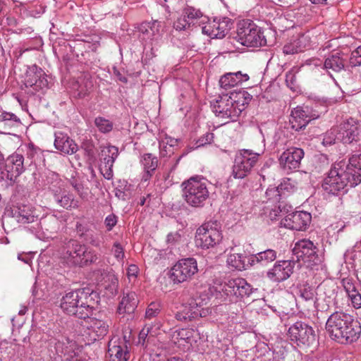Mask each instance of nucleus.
<instances>
[{
    "mask_svg": "<svg viewBox=\"0 0 361 361\" xmlns=\"http://www.w3.org/2000/svg\"><path fill=\"white\" fill-rule=\"evenodd\" d=\"M326 329L330 337L340 343L356 341L361 333L360 323L343 312L331 314L326 321Z\"/></svg>",
    "mask_w": 361,
    "mask_h": 361,
    "instance_id": "f257e3e1",
    "label": "nucleus"
},
{
    "mask_svg": "<svg viewBox=\"0 0 361 361\" xmlns=\"http://www.w3.org/2000/svg\"><path fill=\"white\" fill-rule=\"evenodd\" d=\"M95 295L88 288L69 291L62 297L60 307L66 314L85 319L92 312Z\"/></svg>",
    "mask_w": 361,
    "mask_h": 361,
    "instance_id": "f03ea898",
    "label": "nucleus"
},
{
    "mask_svg": "<svg viewBox=\"0 0 361 361\" xmlns=\"http://www.w3.org/2000/svg\"><path fill=\"white\" fill-rule=\"evenodd\" d=\"M251 99L252 96L245 91L231 92L230 94L219 96L211 106L216 116L235 121Z\"/></svg>",
    "mask_w": 361,
    "mask_h": 361,
    "instance_id": "7ed1b4c3",
    "label": "nucleus"
},
{
    "mask_svg": "<svg viewBox=\"0 0 361 361\" xmlns=\"http://www.w3.org/2000/svg\"><path fill=\"white\" fill-rule=\"evenodd\" d=\"M352 171L348 169L346 162L341 161L335 163L331 168L327 176L324 179L322 188L329 194L338 195L345 192L348 187H355L354 177L351 176Z\"/></svg>",
    "mask_w": 361,
    "mask_h": 361,
    "instance_id": "20e7f679",
    "label": "nucleus"
},
{
    "mask_svg": "<svg viewBox=\"0 0 361 361\" xmlns=\"http://www.w3.org/2000/svg\"><path fill=\"white\" fill-rule=\"evenodd\" d=\"M49 361H87L75 341L61 336L53 339L49 346Z\"/></svg>",
    "mask_w": 361,
    "mask_h": 361,
    "instance_id": "39448f33",
    "label": "nucleus"
},
{
    "mask_svg": "<svg viewBox=\"0 0 361 361\" xmlns=\"http://www.w3.org/2000/svg\"><path fill=\"white\" fill-rule=\"evenodd\" d=\"M183 197L191 207H200L209 197L207 180L200 176H194L184 181L182 185Z\"/></svg>",
    "mask_w": 361,
    "mask_h": 361,
    "instance_id": "423d86ee",
    "label": "nucleus"
},
{
    "mask_svg": "<svg viewBox=\"0 0 361 361\" xmlns=\"http://www.w3.org/2000/svg\"><path fill=\"white\" fill-rule=\"evenodd\" d=\"M221 238L220 224L217 221H209L197 229L195 243L198 247L208 249L218 244Z\"/></svg>",
    "mask_w": 361,
    "mask_h": 361,
    "instance_id": "0eeeda50",
    "label": "nucleus"
},
{
    "mask_svg": "<svg viewBox=\"0 0 361 361\" xmlns=\"http://www.w3.org/2000/svg\"><path fill=\"white\" fill-rule=\"evenodd\" d=\"M216 290L221 297L231 302L248 296L252 293L250 285L242 278L228 279L216 287Z\"/></svg>",
    "mask_w": 361,
    "mask_h": 361,
    "instance_id": "6e6552de",
    "label": "nucleus"
},
{
    "mask_svg": "<svg viewBox=\"0 0 361 361\" xmlns=\"http://www.w3.org/2000/svg\"><path fill=\"white\" fill-rule=\"evenodd\" d=\"M197 272V260L188 257L178 260L169 270V276L174 284H179L190 281Z\"/></svg>",
    "mask_w": 361,
    "mask_h": 361,
    "instance_id": "1a4fd4ad",
    "label": "nucleus"
},
{
    "mask_svg": "<svg viewBox=\"0 0 361 361\" xmlns=\"http://www.w3.org/2000/svg\"><path fill=\"white\" fill-rule=\"evenodd\" d=\"M262 152H255L252 149H242L235 157L233 166V176L235 178L247 176L259 160Z\"/></svg>",
    "mask_w": 361,
    "mask_h": 361,
    "instance_id": "9d476101",
    "label": "nucleus"
},
{
    "mask_svg": "<svg viewBox=\"0 0 361 361\" xmlns=\"http://www.w3.org/2000/svg\"><path fill=\"white\" fill-rule=\"evenodd\" d=\"M237 39L246 47H259L267 44L262 29L254 23H243L240 25L238 29Z\"/></svg>",
    "mask_w": 361,
    "mask_h": 361,
    "instance_id": "9b49d317",
    "label": "nucleus"
},
{
    "mask_svg": "<svg viewBox=\"0 0 361 361\" xmlns=\"http://www.w3.org/2000/svg\"><path fill=\"white\" fill-rule=\"evenodd\" d=\"M161 23L158 20L142 23L138 27V38L145 47H154L159 45L161 40L163 31Z\"/></svg>",
    "mask_w": 361,
    "mask_h": 361,
    "instance_id": "f8f14e48",
    "label": "nucleus"
},
{
    "mask_svg": "<svg viewBox=\"0 0 361 361\" xmlns=\"http://www.w3.org/2000/svg\"><path fill=\"white\" fill-rule=\"evenodd\" d=\"M200 338L199 332L193 328L180 329L171 334V342L183 351L193 348Z\"/></svg>",
    "mask_w": 361,
    "mask_h": 361,
    "instance_id": "ddd939ff",
    "label": "nucleus"
},
{
    "mask_svg": "<svg viewBox=\"0 0 361 361\" xmlns=\"http://www.w3.org/2000/svg\"><path fill=\"white\" fill-rule=\"evenodd\" d=\"M293 255L298 261H303L307 263L308 266L317 264L321 262L317 255V247L313 242L307 239H302L298 241L293 249Z\"/></svg>",
    "mask_w": 361,
    "mask_h": 361,
    "instance_id": "4468645a",
    "label": "nucleus"
},
{
    "mask_svg": "<svg viewBox=\"0 0 361 361\" xmlns=\"http://www.w3.org/2000/svg\"><path fill=\"white\" fill-rule=\"evenodd\" d=\"M288 336L298 345H310L315 341L313 329L302 322H297L289 328Z\"/></svg>",
    "mask_w": 361,
    "mask_h": 361,
    "instance_id": "2eb2a0df",
    "label": "nucleus"
},
{
    "mask_svg": "<svg viewBox=\"0 0 361 361\" xmlns=\"http://www.w3.org/2000/svg\"><path fill=\"white\" fill-rule=\"evenodd\" d=\"M85 245L75 240H70L61 251V258L69 267H79L81 264Z\"/></svg>",
    "mask_w": 361,
    "mask_h": 361,
    "instance_id": "dca6fc26",
    "label": "nucleus"
},
{
    "mask_svg": "<svg viewBox=\"0 0 361 361\" xmlns=\"http://www.w3.org/2000/svg\"><path fill=\"white\" fill-rule=\"evenodd\" d=\"M232 25V21L228 18H216L202 26V32L212 39H222L231 29Z\"/></svg>",
    "mask_w": 361,
    "mask_h": 361,
    "instance_id": "f3484780",
    "label": "nucleus"
},
{
    "mask_svg": "<svg viewBox=\"0 0 361 361\" xmlns=\"http://www.w3.org/2000/svg\"><path fill=\"white\" fill-rule=\"evenodd\" d=\"M312 220L310 213L304 211H297L288 214L281 221V226L296 231H305L309 226Z\"/></svg>",
    "mask_w": 361,
    "mask_h": 361,
    "instance_id": "a211bd4d",
    "label": "nucleus"
},
{
    "mask_svg": "<svg viewBox=\"0 0 361 361\" xmlns=\"http://www.w3.org/2000/svg\"><path fill=\"white\" fill-rule=\"evenodd\" d=\"M304 154L301 148L295 147L288 148L279 157L280 166L287 173L296 170L300 166Z\"/></svg>",
    "mask_w": 361,
    "mask_h": 361,
    "instance_id": "6ab92c4d",
    "label": "nucleus"
},
{
    "mask_svg": "<svg viewBox=\"0 0 361 361\" xmlns=\"http://www.w3.org/2000/svg\"><path fill=\"white\" fill-rule=\"evenodd\" d=\"M24 82L26 87H30L36 92L43 91L48 86V81L44 72L36 65H33L27 69Z\"/></svg>",
    "mask_w": 361,
    "mask_h": 361,
    "instance_id": "aec40b11",
    "label": "nucleus"
},
{
    "mask_svg": "<svg viewBox=\"0 0 361 361\" xmlns=\"http://www.w3.org/2000/svg\"><path fill=\"white\" fill-rule=\"evenodd\" d=\"M338 127L339 142L350 144L359 140L360 130L357 122L353 118H349L341 123Z\"/></svg>",
    "mask_w": 361,
    "mask_h": 361,
    "instance_id": "412c9836",
    "label": "nucleus"
},
{
    "mask_svg": "<svg viewBox=\"0 0 361 361\" xmlns=\"http://www.w3.org/2000/svg\"><path fill=\"white\" fill-rule=\"evenodd\" d=\"M295 263L290 260L276 262L267 273V278L274 282H281L288 279L293 272Z\"/></svg>",
    "mask_w": 361,
    "mask_h": 361,
    "instance_id": "4be33fe9",
    "label": "nucleus"
},
{
    "mask_svg": "<svg viewBox=\"0 0 361 361\" xmlns=\"http://www.w3.org/2000/svg\"><path fill=\"white\" fill-rule=\"evenodd\" d=\"M107 355L109 361H127L129 355L125 338L118 336L111 338L109 341Z\"/></svg>",
    "mask_w": 361,
    "mask_h": 361,
    "instance_id": "5701e85b",
    "label": "nucleus"
},
{
    "mask_svg": "<svg viewBox=\"0 0 361 361\" xmlns=\"http://www.w3.org/2000/svg\"><path fill=\"white\" fill-rule=\"evenodd\" d=\"M83 324L85 333L92 341L103 338L109 331V324L107 321L94 317H87Z\"/></svg>",
    "mask_w": 361,
    "mask_h": 361,
    "instance_id": "b1692460",
    "label": "nucleus"
},
{
    "mask_svg": "<svg viewBox=\"0 0 361 361\" xmlns=\"http://www.w3.org/2000/svg\"><path fill=\"white\" fill-rule=\"evenodd\" d=\"M23 163L24 158L21 154L15 153L9 156L6 161L4 169L1 172L3 176L8 180H14L24 171Z\"/></svg>",
    "mask_w": 361,
    "mask_h": 361,
    "instance_id": "393cba45",
    "label": "nucleus"
},
{
    "mask_svg": "<svg viewBox=\"0 0 361 361\" xmlns=\"http://www.w3.org/2000/svg\"><path fill=\"white\" fill-rule=\"evenodd\" d=\"M118 156V149L115 146H107L102 149V160L99 166L100 171L104 177L110 180L113 177L112 167Z\"/></svg>",
    "mask_w": 361,
    "mask_h": 361,
    "instance_id": "a878e982",
    "label": "nucleus"
},
{
    "mask_svg": "<svg viewBox=\"0 0 361 361\" xmlns=\"http://www.w3.org/2000/svg\"><path fill=\"white\" fill-rule=\"evenodd\" d=\"M318 117L316 114H310L308 107H297L292 111L289 122L291 128L298 131L304 128L310 121Z\"/></svg>",
    "mask_w": 361,
    "mask_h": 361,
    "instance_id": "bb28decb",
    "label": "nucleus"
},
{
    "mask_svg": "<svg viewBox=\"0 0 361 361\" xmlns=\"http://www.w3.org/2000/svg\"><path fill=\"white\" fill-rule=\"evenodd\" d=\"M52 192L54 200L56 203L66 209H75L79 207V202L75 199L74 195L69 191L61 187L59 185L58 187L54 185L50 188Z\"/></svg>",
    "mask_w": 361,
    "mask_h": 361,
    "instance_id": "cd10ccee",
    "label": "nucleus"
},
{
    "mask_svg": "<svg viewBox=\"0 0 361 361\" xmlns=\"http://www.w3.org/2000/svg\"><path fill=\"white\" fill-rule=\"evenodd\" d=\"M54 147L64 154H73L78 150V146L73 140L61 131L54 133Z\"/></svg>",
    "mask_w": 361,
    "mask_h": 361,
    "instance_id": "c85d7f7f",
    "label": "nucleus"
},
{
    "mask_svg": "<svg viewBox=\"0 0 361 361\" xmlns=\"http://www.w3.org/2000/svg\"><path fill=\"white\" fill-rule=\"evenodd\" d=\"M138 302L139 300L135 292H124L118 307V313L119 314H130L133 313L137 306Z\"/></svg>",
    "mask_w": 361,
    "mask_h": 361,
    "instance_id": "c756f323",
    "label": "nucleus"
},
{
    "mask_svg": "<svg viewBox=\"0 0 361 361\" xmlns=\"http://www.w3.org/2000/svg\"><path fill=\"white\" fill-rule=\"evenodd\" d=\"M345 59L343 54L341 52H336L328 56L324 61L323 68L326 71L331 77V72L339 73L344 70Z\"/></svg>",
    "mask_w": 361,
    "mask_h": 361,
    "instance_id": "7c9ffc66",
    "label": "nucleus"
},
{
    "mask_svg": "<svg viewBox=\"0 0 361 361\" xmlns=\"http://www.w3.org/2000/svg\"><path fill=\"white\" fill-rule=\"evenodd\" d=\"M277 257V252L272 249H267L255 255H249V263L251 266H267Z\"/></svg>",
    "mask_w": 361,
    "mask_h": 361,
    "instance_id": "2f4dec72",
    "label": "nucleus"
},
{
    "mask_svg": "<svg viewBox=\"0 0 361 361\" xmlns=\"http://www.w3.org/2000/svg\"><path fill=\"white\" fill-rule=\"evenodd\" d=\"M21 125L20 118L13 113L0 111V129L2 133L11 134L8 130Z\"/></svg>",
    "mask_w": 361,
    "mask_h": 361,
    "instance_id": "473e14b6",
    "label": "nucleus"
},
{
    "mask_svg": "<svg viewBox=\"0 0 361 361\" xmlns=\"http://www.w3.org/2000/svg\"><path fill=\"white\" fill-rule=\"evenodd\" d=\"M102 279L99 281L102 286L109 290L111 295H115L117 293L118 287V279L112 272H108L103 269L101 272Z\"/></svg>",
    "mask_w": 361,
    "mask_h": 361,
    "instance_id": "72a5a7b5",
    "label": "nucleus"
},
{
    "mask_svg": "<svg viewBox=\"0 0 361 361\" xmlns=\"http://www.w3.org/2000/svg\"><path fill=\"white\" fill-rule=\"evenodd\" d=\"M226 263L229 267L239 271L247 269L249 267H251L249 263V255L245 256L238 253L229 255Z\"/></svg>",
    "mask_w": 361,
    "mask_h": 361,
    "instance_id": "f704fd0d",
    "label": "nucleus"
},
{
    "mask_svg": "<svg viewBox=\"0 0 361 361\" xmlns=\"http://www.w3.org/2000/svg\"><path fill=\"white\" fill-rule=\"evenodd\" d=\"M348 169L352 171L351 176L354 177L353 184L361 183V153L354 154L349 159L348 163H346Z\"/></svg>",
    "mask_w": 361,
    "mask_h": 361,
    "instance_id": "c9c22d12",
    "label": "nucleus"
},
{
    "mask_svg": "<svg viewBox=\"0 0 361 361\" xmlns=\"http://www.w3.org/2000/svg\"><path fill=\"white\" fill-rule=\"evenodd\" d=\"M197 302H191L187 305H183L181 309L176 312V319L180 322L191 321L197 318V314H200L197 310H195Z\"/></svg>",
    "mask_w": 361,
    "mask_h": 361,
    "instance_id": "e433bc0d",
    "label": "nucleus"
},
{
    "mask_svg": "<svg viewBox=\"0 0 361 361\" xmlns=\"http://www.w3.org/2000/svg\"><path fill=\"white\" fill-rule=\"evenodd\" d=\"M14 216L21 224L33 222L35 218L31 207L27 205H19L14 209Z\"/></svg>",
    "mask_w": 361,
    "mask_h": 361,
    "instance_id": "4c0bfd02",
    "label": "nucleus"
},
{
    "mask_svg": "<svg viewBox=\"0 0 361 361\" xmlns=\"http://www.w3.org/2000/svg\"><path fill=\"white\" fill-rule=\"evenodd\" d=\"M42 228L46 231L44 238H54L59 229V220L54 216H50L41 221Z\"/></svg>",
    "mask_w": 361,
    "mask_h": 361,
    "instance_id": "58836bf2",
    "label": "nucleus"
},
{
    "mask_svg": "<svg viewBox=\"0 0 361 361\" xmlns=\"http://www.w3.org/2000/svg\"><path fill=\"white\" fill-rule=\"evenodd\" d=\"M84 253L82 256L81 264L80 267L90 266L91 264H97L101 262V257L92 247L85 245Z\"/></svg>",
    "mask_w": 361,
    "mask_h": 361,
    "instance_id": "ea45409f",
    "label": "nucleus"
},
{
    "mask_svg": "<svg viewBox=\"0 0 361 361\" xmlns=\"http://www.w3.org/2000/svg\"><path fill=\"white\" fill-rule=\"evenodd\" d=\"M142 164L143 165L145 175L144 176L145 180H147L152 176V173L157 169L158 165V159L157 157L152 154H145L141 159Z\"/></svg>",
    "mask_w": 361,
    "mask_h": 361,
    "instance_id": "a19ab883",
    "label": "nucleus"
},
{
    "mask_svg": "<svg viewBox=\"0 0 361 361\" xmlns=\"http://www.w3.org/2000/svg\"><path fill=\"white\" fill-rule=\"evenodd\" d=\"M93 85L88 78H80L73 85V89L78 92L79 97H84L91 90Z\"/></svg>",
    "mask_w": 361,
    "mask_h": 361,
    "instance_id": "79ce46f5",
    "label": "nucleus"
},
{
    "mask_svg": "<svg viewBox=\"0 0 361 361\" xmlns=\"http://www.w3.org/2000/svg\"><path fill=\"white\" fill-rule=\"evenodd\" d=\"M315 294L314 288L307 283L302 284L298 287V295L305 301H313Z\"/></svg>",
    "mask_w": 361,
    "mask_h": 361,
    "instance_id": "37998d69",
    "label": "nucleus"
},
{
    "mask_svg": "<svg viewBox=\"0 0 361 361\" xmlns=\"http://www.w3.org/2000/svg\"><path fill=\"white\" fill-rule=\"evenodd\" d=\"M182 14L188 20V22L193 26L195 24V21L202 17V12L192 6L185 7Z\"/></svg>",
    "mask_w": 361,
    "mask_h": 361,
    "instance_id": "c03bdc74",
    "label": "nucleus"
},
{
    "mask_svg": "<svg viewBox=\"0 0 361 361\" xmlns=\"http://www.w3.org/2000/svg\"><path fill=\"white\" fill-rule=\"evenodd\" d=\"M281 194L293 193L298 188V183L292 178H285L279 185Z\"/></svg>",
    "mask_w": 361,
    "mask_h": 361,
    "instance_id": "a18cd8bd",
    "label": "nucleus"
},
{
    "mask_svg": "<svg viewBox=\"0 0 361 361\" xmlns=\"http://www.w3.org/2000/svg\"><path fill=\"white\" fill-rule=\"evenodd\" d=\"M94 124L98 130L103 133L110 132L113 129V123L103 117H97L94 120Z\"/></svg>",
    "mask_w": 361,
    "mask_h": 361,
    "instance_id": "49530a36",
    "label": "nucleus"
},
{
    "mask_svg": "<svg viewBox=\"0 0 361 361\" xmlns=\"http://www.w3.org/2000/svg\"><path fill=\"white\" fill-rule=\"evenodd\" d=\"M219 84L222 88L226 90L238 85L234 78L233 73H228L224 75L219 80Z\"/></svg>",
    "mask_w": 361,
    "mask_h": 361,
    "instance_id": "de8ad7c7",
    "label": "nucleus"
},
{
    "mask_svg": "<svg viewBox=\"0 0 361 361\" xmlns=\"http://www.w3.org/2000/svg\"><path fill=\"white\" fill-rule=\"evenodd\" d=\"M173 28L176 31H188L192 27L191 24L187 20L183 14L178 17L173 23Z\"/></svg>",
    "mask_w": 361,
    "mask_h": 361,
    "instance_id": "09e8293b",
    "label": "nucleus"
},
{
    "mask_svg": "<svg viewBox=\"0 0 361 361\" xmlns=\"http://www.w3.org/2000/svg\"><path fill=\"white\" fill-rule=\"evenodd\" d=\"M338 127L332 128L329 131H328L323 139V144L324 145H331L332 144L336 143V142H339L338 138Z\"/></svg>",
    "mask_w": 361,
    "mask_h": 361,
    "instance_id": "8fccbe9b",
    "label": "nucleus"
},
{
    "mask_svg": "<svg viewBox=\"0 0 361 361\" xmlns=\"http://www.w3.org/2000/svg\"><path fill=\"white\" fill-rule=\"evenodd\" d=\"M145 259L149 263L158 264L161 258V252L157 249L150 248L147 250V253L144 252Z\"/></svg>",
    "mask_w": 361,
    "mask_h": 361,
    "instance_id": "3c124183",
    "label": "nucleus"
},
{
    "mask_svg": "<svg viewBox=\"0 0 361 361\" xmlns=\"http://www.w3.org/2000/svg\"><path fill=\"white\" fill-rule=\"evenodd\" d=\"M161 311V303L158 301L152 302L145 312L146 318L152 319L157 317Z\"/></svg>",
    "mask_w": 361,
    "mask_h": 361,
    "instance_id": "603ef678",
    "label": "nucleus"
},
{
    "mask_svg": "<svg viewBox=\"0 0 361 361\" xmlns=\"http://www.w3.org/2000/svg\"><path fill=\"white\" fill-rule=\"evenodd\" d=\"M111 251L118 262H121L123 259L125 257L124 248L120 243L114 242Z\"/></svg>",
    "mask_w": 361,
    "mask_h": 361,
    "instance_id": "864d4df0",
    "label": "nucleus"
},
{
    "mask_svg": "<svg viewBox=\"0 0 361 361\" xmlns=\"http://www.w3.org/2000/svg\"><path fill=\"white\" fill-rule=\"evenodd\" d=\"M349 63L352 67L361 66V46L352 51Z\"/></svg>",
    "mask_w": 361,
    "mask_h": 361,
    "instance_id": "5fc2aeb1",
    "label": "nucleus"
},
{
    "mask_svg": "<svg viewBox=\"0 0 361 361\" xmlns=\"http://www.w3.org/2000/svg\"><path fill=\"white\" fill-rule=\"evenodd\" d=\"M265 194L268 200L276 202L279 200L281 192L279 190V186L269 187L267 189Z\"/></svg>",
    "mask_w": 361,
    "mask_h": 361,
    "instance_id": "6e6d98bb",
    "label": "nucleus"
},
{
    "mask_svg": "<svg viewBox=\"0 0 361 361\" xmlns=\"http://www.w3.org/2000/svg\"><path fill=\"white\" fill-rule=\"evenodd\" d=\"M342 284L348 295L357 290L354 281L352 279H343L342 280Z\"/></svg>",
    "mask_w": 361,
    "mask_h": 361,
    "instance_id": "4d7b16f0",
    "label": "nucleus"
},
{
    "mask_svg": "<svg viewBox=\"0 0 361 361\" xmlns=\"http://www.w3.org/2000/svg\"><path fill=\"white\" fill-rule=\"evenodd\" d=\"M177 142L178 140L176 139L165 136L159 141V149H164V147H166L167 145H169V149H173V147L177 145Z\"/></svg>",
    "mask_w": 361,
    "mask_h": 361,
    "instance_id": "13d9d810",
    "label": "nucleus"
},
{
    "mask_svg": "<svg viewBox=\"0 0 361 361\" xmlns=\"http://www.w3.org/2000/svg\"><path fill=\"white\" fill-rule=\"evenodd\" d=\"M73 187L82 200H87L88 197V189L85 188L80 183L74 182L72 183Z\"/></svg>",
    "mask_w": 361,
    "mask_h": 361,
    "instance_id": "bf43d9fd",
    "label": "nucleus"
},
{
    "mask_svg": "<svg viewBox=\"0 0 361 361\" xmlns=\"http://www.w3.org/2000/svg\"><path fill=\"white\" fill-rule=\"evenodd\" d=\"M214 134L212 133H207L202 137L199 138L196 142V148L209 144L213 141Z\"/></svg>",
    "mask_w": 361,
    "mask_h": 361,
    "instance_id": "052dcab7",
    "label": "nucleus"
},
{
    "mask_svg": "<svg viewBox=\"0 0 361 361\" xmlns=\"http://www.w3.org/2000/svg\"><path fill=\"white\" fill-rule=\"evenodd\" d=\"M161 326L160 322H156L154 324H146L145 326L149 329V337L153 338L160 334Z\"/></svg>",
    "mask_w": 361,
    "mask_h": 361,
    "instance_id": "680f3d73",
    "label": "nucleus"
},
{
    "mask_svg": "<svg viewBox=\"0 0 361 361\" xmlns=\"http://www.w3.org/2000/svg\"><path fill=\"white\" fill-rule=\"evenodd\" d=\"M348 296L355 308L358 309L361 307V295L358 290H357L355 293H351Z\"/></svg>",
    "mask_w": 361,
    "mask_h": 361,
    "instance_id": "e2e57ef3",
    "label": "nucleus"
},
{
    "mask_svg": "<svg viewBox=\"0 0 361 361\" xmlns=\"http://www.w3.org/2000/svg\"><path fill=\"white\" fill-rule=\"evenodd\" d=\"M117 223V217L115 214H111L108 215L104 221L105 226L107 230L111 231Z\"/></svg>",
    "mask_w": 361,
    "mask_h": 361,
    "instance_id": "0e129e2a",
    "label": "nucleus"
},
{
    "mask_svg": "<svg viewBox=\"0 0 361 361\" xmlns=\"http://www.w3.org/2000/svg\"><path fill=\"white\" fill-rule=\"evenodd\" d=\"M180 238L178 232L170 233L167 235L166 242L169 245H173L180 240Z\"/></svg>",
    "mask_w": 361,
    "mask_h": 361,
    "instance_id": "69168bd1",
    "label": "nucleus"
},
{
    "mask_svg": "<svg viewBox=\"0 0 361 361\" xmlns=\"http://www.w3.org/2000/svg\"><path fill=\"white\" fill-rule=\"evenodd\" d=\"M233 75L238 85H241L243 82L247 81L250 78L247 73H242L240 71L233 73Z\"/></svg>",
    "mask_w": 361,
    "mask_h": 361,
    "instance_id": "338daca9",
    "label": "nucleus"
},
{
    "mask_svg": "<svg viewBox=\"0 0 361 361\" xmlns=\"http://www.w3.org/2000/svg\"><path fill=\"white\" fill-rule=\"evenodd\" d=\"M139 269L135 264H130L127 269V276L130 280L137 277Z\"/></svg>",
    "mask_w": 361,
    "mask_h": 361,
    "instance_id": "774afa93",
    "label": "nucleus"
}]
</instances>
